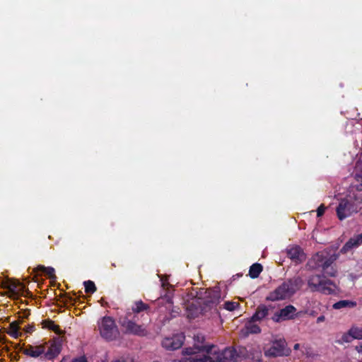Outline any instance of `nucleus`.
Returning a JSON list of instances; mask_svg holds the SVG:
<instances>
[{"label":"nucleus","instance_id":"f257e3e1","mask_svg":"<svg viewBox=\"0 0 362 362\" xmlns=\"http://www.w3.org/2000/svg\"><path fill=\"white\" fill-rule=\"evenodd\" d=\"M150 307L142 300H136L132 305L131 310H128L125 316L120 318V325L124 332L139 337H145L148 334L147 326L144 324H138L140 314L143 312L148 313ZM144 314L141 315L143 317Z\"/></svg>","mask_w":362,"mask_h":362},{"label":"nucleus","instance_id":"f03ea898","mask_svg":"<svg viewBox=\"0 0 362 362\" xmlns=\"http://www.w3.org/2000/svg\"><path fill=\"white\" fill-rule=\"evenodd\" d=\"M339 255L330 253L327 250H322L315 254L308 262L307 265L310 269H321L323 274L334 277L337 270L332 266L338 259Z\"/></svg>","mask_w":362,"mask_h":362},{"label":"nucleus","instance_id":"7ed1b4c3","mask_svg":"<svg viewBox=\"0 0 362 362\" xmlns=\"http://www.w3.org/2000/svg\"><path fill=\"white\" fill-rule=\"evenodd\" d=\"M304 281L300 276H294L284 281L267 297V300H282L291 297L303 286Z\"/></svg>","mask_w":362,"mask_h":362},{"label":"nucleus","instance_id":"20e7f679","mask_svg":"<svg viewBox=\"0 0 362 362\" xmlns=\"http://www.w3.org/2000/svg\"><path fill=\"white\" fill-rule=\"evenodd\" d=\"M324 275H311L308 279V286L312 292L329 295L335 292L336 286Z\"/></svg>","mask_w":362,"mask_h":362},{"label":"nucleus","instance_id":"39448f33","mask_svg":"<svg viewBox=\"0 0 362 362\" xmlns=\"http://www.w3.org/2000/svg\"><path fill=\"white\" fill-rule=\"evenodd\" d=\"M98 329L100 336L106 340L112 341L119 336L115 320L110 317H103L98 322Z\"/></svg>","mask_w":362,"mask_h":362},{"label":"nucleus","instance_id":"423d86ee","mask_svg":"<svg viewBox=\"0 0 362 362\" xmlns=\"http://www.w3.org/2000/svg\"><path fill=\"white\" fill-rule=\"evenodd\" d=\"M204 350L205 346L199 345L185 348L182 350V354L187 357L179 362H214V360L204 354Z\"/></svg>","mask_w":362,"mask_h":362},{"label":"nucleus","instance_id":"0eeeda50","mask_svg":"<svg viewBox=\"0 0 362 362\" xmlns=\"http://www.w3.org/2000/svg\"><path fill=\"white\" fill-rule=\"evenodd\" d=\"M264 355L267 357H278L290 355L291 350L287 347V343L283 338L275 339L269 347H264Z\"/></svg>","mask_w":362,"mask_h":362},{"label":"nucleus","instance_id":"6e6552de","mask_svg":"<svg viewBox=\"0 0 362 362\" xmlns=\"http://www.w3.org/2000/svg\"><path fill=\"white\" fill-rule=\"evenodd\" d=\"M356 169L357 171H360L356 174V181L360 184L352 185L349 187L347 196L355 206L362 204V167H361V164L357 163Z\"/></svg>","mask_w":362,"mask_h":362},{"label":"nucleus","instance_id":"1a4fd4ad","mask_svg":"<svg viewBox=\"0 0 362 362\" xmlns=\"http://www.w3.org/2000/svg\"><path fill=\"white\" fill-rule=\"evenodd\" d=\"M357 211L358 207L348 197L347 199H341L337 207V217L340 220L350 216L353 213L357 212Z\"/></svg>","mask_w":362,"mask_h":362},{"label":"nucleus","instance_id":"9d476101","mask_svg":"<svg viewBox=\"0 0 362 362\" xmlns=\"http://www.w3.org/2000/svg\"><path fill=\"white\" fill-rule=\"evenodd\" d=\"M185 338V335L182 333L174 334L172 337H165L162 341V346L167 350H177L183 345Z\"/></svg>","mask_w":362,"mask_h":362},{"label":"nucleus","instance_id":"9b49d317","mask_svg":"<svg viewBox=\"0 0 362 362\" xmlns=\"http://www.w3.org/2000/svg\"><path fill=\"white\" fill-rule=\"evenodd\" d=\"M240 358V355L238 354L236 349L228 347L217 354L215 361L217 362H232L238 361Z\"/></svg>","mask_w":362,"mask_h":362},{"label":"nucleus","instance_id":"f8f14e48","mask_svg":"<svg viewBox=\"0 0 362 362\" xmlns=\"http://www.w3.org/2000/svg\"><path fill=\"white\" fill-rule=\"evenodd\" d=\"M296 312V308L293 305H288L281 309L279 312L275 313L272 319L274 322L293 319L294 318Z\"/></svg>","mask_w":362,"mask_h":362},{"label":"nucleus","instance_id":"ddd939ff","mask_svg":"<svg viewBox=\"0 0 362 362\" xmlns=\"http://www.w3.org/2000/svg\"><path fill=\"white\" fill-rule=\"evenodd\" d=\"M221 298L219 288H215L214 289H209L206 291L204 304L206 307L213 308L220 303Z\"/></svg>","mask_w":362,"mask_h":362},{"label":"nucleus","instance_id":"4468645a","mask_svg":"<svg viewBox=\"0 0 362 362\" xmlns=\"http://www.w3.org/2000/svg\"><path fill=\"white\" fill-rule=\"evenodd\" d=\"M0 286L4 288L8 289V291L13 295H17L21 292H24L25 286L18 281H12L6 279L5 281H0Z\"/></svg>","mask_w":362,"mask_h":362},{"label":"nucleus","instance_id":"2eb2a0df","mask_svg":"<svg viewBox=\"0 0 362 362\" xmlns=\"http://www.w3.org/2000/svg\"><path fill=\"white\" fill-rule=\"evenodd\" d=\"M45 345L41 344L37 346L28 345L23 349V353L32 358H38L40 356L45 357Z\"/></svg>","mask_w":362,"mask_h":362},{"label":"nucleus","instance_id":"dca6fc26","mask_svg":"<svg viewBox=\"0 0 362 362\" xmlns=\"http://www.w3.org/2000/svg\"><path fill=\"white\" fill-rule=\"evenodd\" d=\"M288 257L296 263L302 262L305 259V255L298 246H293L287 249Z\"/></svg>","mask_w":362,"mask_h":362},{"label":"nucleus","instance_id":"f3484780","mask_svg":"<svg viewBox=\"0 0 362 362\" xmlns=\"http://www.w3.org/2000/svg\"><path fill=\"white\" fill-rule=\"evenodd\" d=\"M62 350V344L59 340L54 341L48 347L45 349V358L52 360L57 357Z\"/></svg>","mask_w":362,"mask_h":362},{"label":"nucleus","instance_id":"a211bd4d","mask_svg":"<svg viewBox=\"0 0 362 362\" xmlns=\"http://www.w3.org/2000/svg\"><path fill=\"white\" fill-rule=\"evenodd\" d=\"M362 244V233L350 238L341 247L340 252L345 254Z\"/></svg>","mask_w":362,"mask_h":362},{"label":"nucleus","instance_id":"6ab92c4d","mask_svg":"<svg viewBox=\"0 0 362 362\" xmlns=\"http://www.w3.org/2000/svg\"><path fill=\"white\" fill-rule=\"evenodd\" d=\"M257 321L252 320V318L247 321L244 328L241 330L243 336H247L250 334H257L261 332V329L259 325L256 323Z\"/></svg>","mask_w":362,"mask_h":362},{"label":"nucleus","instance_id":"aec40b11","mask_svg":"<svg viewBox=\"0 0 362 362\" xmlns=\"http://www.w3.org/2000/svg\"><path fill=\"white\" fill-rule=\"evenodd\" d=\"M269 309L264 305L257 307L255 313L252 316V320L260 321L269 315Z\"/></svg>","mask_w":362,"mask_h":362},{"label":"nucleus","instance_id":"412c9836","mask_svg":"<svg viewBox=\"0 0 362 362\" xmlns=\"http://www.w3.org/2000/svg\"><path fill=\"white\" fill-rule=\"evenodd\" d=\"M356 306V303L349 300H341L333 305V308L339 310L344 308H354Z\"/></svg>","mask_w":362,"mask_h":362},{"label":"nucleus","instance_id":"4be33fe9","mask_svg":"<svg viewBox=\"0 0 362 362\" xmlns=\"http://www.w3.org/2000/svg\"><path fill=\"white\" fill-rule=\"evenodd\" d=\"M8 334L13 337V338H18L19 336H21V333L19 332V325L18 322L16 321H14L11 322L9 325Z\"/></svg>","mask_w":362,"mask_h":362},{"label":"nucleus","instance_id":"5701e85b","mask_svg":"<svg viewBox=\"0 0 362 362\" xmlns=\"http://www.w3.org/2000/svg\"><path fill=\"white\" fill-rule=\"evenodd\" d=\"M262 266L259 263L253 264L249 270V275L251 278L255 279L259 276L262 271Z\"/></svg>","mask_w":362,"mask_h":362},{"label":"nucleus","instance_id":"b1692460","mask_svg":"<svg viewBox=\"0 0 362 362\" xmlns=\"http://www.w3.org/2000/svg\"><path fill=\"white\" fill-rule=\"evenodd\" d=\"M349 334L354 339H362V328L359 327H351L349 331Z\"/></svg>","mask_w":362,"mask_h":362},{"label":"nucleus","instance_id":"393cba45","mask_svg":"<svg viewBox=\"0 0 362 362\" xmlns=\"http://www.w3.org/2000/svg\"><path fill=\"white\" fill-rule=\"evenodd\" d=\"M85 286V291L88 293H93L96 291V286L93 281H86L83 283Z\"/></svg>","mask_w":362,"mask_h":362},{"label":"nucleus","instance_id":"a878e982","mask_svg":"<svg viewBox=\"0 0 362 362\" xmlns=\"http://www.w3.org/2000/svg\"><path fill=\"white\" fill-rule=\"evenodd\" d=\"M239 305L240 304L238 302L226 301L223 304V308L229 311H233L239 307Z\"/></svg>","mask_w":362,"mask_h":362},{"label":"nucleus","instance_id":"bb28decb","mask_svg":"<svg viewBox=\"0 0 362 362\" xmlns=\"http://www.w3.org/2000/svg\"><path fill=\"white\" fill-rule=\"evenodd\" d=\"M54 272H55V270L53 267H47V269L44 273H45L50 279L55 280L56 276L54 274Z\"/></svg>","mask_w":362,"mask_h":362},{"label":"nucleus","instance_id":"cd10ccee","mask_svg":"<svg viewBox=\"0 0 362 362\" xmlns=\"http://www.w3.org/2000/svg\"><path fill=\"white\" fill-rule=\"evenodd\" d=\"M47 327L49 329L57 332L59 329V326L55 325L52 321H49Z\"/></svg>","mask_w":362,"mask_h":362},{"label":"nucleus","instance_id":"c85d7f7f","mask_svg":"<svg viewBox=\"0 0 362 362\" xmlns=\"http://www.w3.org/2000/svg\"><path fill=\"white\" fill-rule=\"evenodd\" d=\"M325 207L324 206V205H320L317 209V216H321L323 215V214L325 213Z\"/></svg>","mask_w":362,"mask_h":362},{"label":"nucleus","instance_id":"c756f323","mask_svg":"<svg viewBox=\"0 0 362 362\" xmlns=\"http://www.w3.org/2000/svg\"><path fill=\"white\" fill-rule=\"evenodd\" d=\"M194 340L197 343L202 344L204 341V337L203 335L199 334L197 335H195Z\"/></svg>","mask_w":362,"mask_h":362},{"label":"nucleus","instance_id":"7c9ffc66","mask_svg":"<svg viewBox=\"0 0 362 362\" xmlns=\"http://www.w3.org/2000/svg\"><path fill=\"white\" fill-rule=\"evenodd\" d=\"M71 362H87V360L84 356H81L73 359Z\"/></svg>","mask_w":362,"mask_h":362},{"label":"nucleus","instance_id":"2f4dec72","mask_svg":"<svg viewBox=\"0 0 362 362\" xmlns=\"http://www.w3.org/2000/svg\"><path fill=\"white\" fill-rule=\"evenodd\" d=\"M47 267L43 266V265H39L37 267V268L35 269L36 271H40V272H45V270H46Z\"/></svg>","mask_w":362,"mask_h":362},{"label":"nucleus","instance_id":"473e14b6","mask_svg":"<svg viewBox=\"0 0 362 362\" xmlns=\"http://www.w3.org/2000/svg\"><path fill=\"white\" fill-rule=\"evenodd\" d=\"M25 330L28 333H31L34 330V327L33 325H28L25 327Z\"/></svg>","mask_w":362,"mask_h":362},{"label":"nucleus","instance_id":"72a5a7b5","mask_svg":"<svg viewBox=\"0 0 362 362\" xmlns=\"http://www.w3.org/2000/svg\"><path fill=\"white\" fill-rule=\"evenodd\" d=\"M355 349L358 352L362 353V341H361L358 345L356 346Z\"/></svg>","mask_w":362,"mask_h":362},{"label":"nucleus","instance_id":"f704fd0d","mask_svg":"<svg viewBox=\"0 0 362 362\" xmlns=\"http://www.w3.org/2000/svg\"><path fill=\"white\" fill-rule=\"evenodd\" d=\"M325 320V317L324 315H320L317 319V323H320L322 322H324Z\"/></svg>","mask_w":362,"mask_h":362},{"label":"nucleus","instance_id":"c9c22d12","mask_svg":"<svg viewBox=\"0 0 362 362\" xmlns=\"http://www.w3.org/2000/svg\"><path fill=\"white\" fill-rule=\"evenodd\" d=\"M299 348H300V344H296L294 345V346H293V349L294 350H298V349H299Z\"/></svg>","mask_w":362,"mask_h":362},{"label":"nucleus","instance_id":"e433bc0d","mask_svg":"<svg viewBox=\"0 0 362 362\" xmlns=\"http://www.w3.org/2000/svg\"><path fill=\"white\" fill-rule=\"evenodd\" d=\"M348 338H349V336H344V337H343V340H344V341H346V342H348V341H349Z\"/></svg>","mask_w":362,"mask_h":362},{"label":"nucleus","instance_id":"4c0bfd02","mask_svg":"<svg viewBox=\"0 0 362 362\" xmlns=\"http://www.w3.org/2000/svg\"><path fill=\"white\" fill-rule=\"evenodd\" d=\"M214 348H215V346H212L210 348V349H207V352H208V353H212V351H212V349H213Z\"/></svg>","mask_w":362,"mask_h":362},{"label":"nucleus","instance_id":"58836bf2","mask_svg":"<svg viewBox=\"0 0 362 362\" xmlns=\"http://www.w3.org/2000/svg\"><path fill=\"white\" fill-rule=\"evenodd\" d=\"M112 362H125L124 360H119V359H117V360H115Z\"/></svg>","mask_w":362,"mask_h":362},{"label":"nucleus","instance_id":"ea45409f","mask_svg":"<svg viewBox=\"0 0 362 362\" xmlns=\"http://www.w3.org/2000/svg\"><path fill=\"white\" fill-rule=\"evenodd\" d=\"M310 315H315V312H312V313H310Z\"/></svg>","mask_w":362,"mask_h":362},{"label":"nucleus","instance_id":"a19ab883","mask_svg":"<svg viewBox=\"0 0 362 362\" xmlns=\"http://www.w3.org/2000/svg\"><path fill=\"white\" fill-rule=\"evenodd\" d=\"M112 267H116V265H115V263H112Z\"/></svg>","mask_w":362,"mask_h":362}]
</instances>
